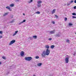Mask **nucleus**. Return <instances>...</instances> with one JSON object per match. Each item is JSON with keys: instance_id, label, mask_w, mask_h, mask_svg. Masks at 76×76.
I'll use <instances>...</instances> for the list:
<instances>
[{"instance_id": "f257e3e1", "label": "nucleus", "mask_w": 76, "mask_h": 76, "mask_svg": "<svg viewBox=\"0 0 76 76\" xmlns=\"http://www.w3.org/2000/svg\"><path fill=\"white\" fill-rule=\"evenodd\" d=\"M42 2L41 1H39L37 2V6L38 7H40L41 6V4Z\"/></svg>"}, {"instance_id": "f03ea898", "label": "nucleus", "mask_w": 76, "mask_h": 76, "mask_svg": "<svg viewBox=\"0 0 76 76\" xmlns=\"http://www.w3.org/2000/svg\"><path fill=\"white\" fill-rule=\"evenodd\" d=\"M50 53V50L48 49H47L45 51V53L46 56H48Z\"/></svg>"}, {"instance_id": "7ed1b4c3", "label": "nucleus", "mask_w": 76, "mask_h": 76, "mask_svg": "<svg viewBox=\"0 0 76 76\" xmlns=\"http://www.w3.org/2000/svg\"><path fill=\"white\" fill-rule=\"evenodd\" d=\"M46 56V53H45V51H43L42 53V58L45 57Z\"/></svg>"}, {"instance_id": "20e7f679", "label": "nucleus", "mask_w": 76, "mask_h": 76, "mask_svg": "<svg viewBox=\"0 0 76 76\" xmlns=\"http://www.w3.org/2000/svg\"><path fill=\"white\" fill-rule=\"evenodd\" d=\"M25 59L26 61H31L32 60V57H26L25 58Z\"/></svg>"}, {"instance_id": "39448f33", "label": "nucleus", "mask_w": 76, "mask_h": 76, "mask_svg": "<svg viewBox=\"0 0 76 76\" xmlns=\"http://www.w3.org/2000/svg\"><path fill=\"white\" fill-rule=\"evenodd\" d=\"M69 57H66L65 58V61L66 63H69Z\"/></svg>"}, {"instance_id": "423d86ee", "label": "nucleus", "mask_w": 76, "mask_h": 76, "mask_svg": "<svg viewBox=\"0 0 76 76\" xmlns=\"http://www.w3.org/2000/svg\"><path fill=\"white\" fill-rule=\"evenodd\" d=\"M15 41H16L15 40H12L10 42L9 45H12V44H13L14 43H15Z\"/></svg>"}, {"instance_id": "0eeeda50", "label": "nucleus", "mask_w": 76, "mask_h": 76, "mask_svg": "<svg viewBox=\"0 0 76 76\" xmlns=\"http://www.w3.org/2000/svg\"><path fill=\"white\" fill-rule=\"evenodd\" d=\"M55 32V30H53V31H50V34H54Z\"/></svg>"}, {"instance_id": "6e6552de", "label": "nucleus", "mask_w": 76, "mask_h": 76, "mask_svg": "<svg viewBox=\"0 0 76 76\" xmlns=\"http://www.w3.org/2000/svg\"><path fill=\"white\" fill-rule=\"evenodd\" d=\"M18 33V31H15V33L13 35V36H15Z\"/></svg>"}, {"instance_id": "1a4fd4ad", "label": "nucleus", "mask_w": 76, "mask_h": 76, "mask_svg": "<svg viewBox=\"0 0 76 76\" xmlns=\"http://www.w3.org/2000/svg\"><path fill=\"white\" fill-rule=\"evenodd\" d=\"M55 12H56V9L53 10V11L52 12V14H53V13H55Z\"/></svg>"}, {"instance_id": "9d476101", "label": "nucleus", "mask_w": 76, "mask_h": 76, "mask_svg": "<svg viewBox=\"0 0 76 76\" xmlns=\"http://www.w3.org/2000/svg\"><path fill=\"white\" fill-rule=\"evenodd\" d=\"M45 48H47V49H48V48H50V46H49V45H47L45 46Z\"/></svg>"}, {"instance_id": "9b49d317", "label": "nucleus", "mask_w": 76, "mask_h": 76, "mask_svg": "<svg viewBox=\"0 0 76 76\" xmlns=\"http://www.w3.org/2000/svg\"><path fill=\"white\" fill-rule=\"evenodd\" d=\"M20 55L21 56H24V52L23 51L21 52Z\"/></svg>"}, {"instance_id": "f8f14e48", "label": "nucleus", "mask_w": 76, "mask_h": 76, "mask_svg": "<svg viewBox=\"0 0 76 76\" xmlns=\"http://www.w3.org/2000/svg\"><path fill=\"white\" fill-rule=\"evenodd\" d=\"M55 37H59L60 36V34H57L55 35Z\"/></svg>"}, {"instance_id": "ddd939ff", "label": "nucleus", "mask_w": 76, "mask_h": 76, "mask_svg": "<svg viewBox=\"0 0 76 76\" xmlns=\"http://www.w3.org/2000/svg\"><path fill=\"white\" fill-rule=\"evenodd\" d=\"M25 21H26V20H24L23 21H22V22H20V23H19V25H20V24H21V23H23V22H25Z\"/></svg>"}, {"instance_id": "4468645a", "label": "nucleus", "mask_w": 76, "mask_h": 76, "mask_svg": "<svg viewBox=\"0 0 76 76\" xmlns=\"http://www.w3.org/2000/svg\"><path fill=\"white\" fill-rule=\"evenodd\" d=\"M14 6H15V4H12L10 5V7H13Z\"/></svg>"}, {"instance_id": "2eb2a0df", "label": "nucleus", "mask_w": 76, "mask_h": 76, "mask_svg": "<svg viewBox=\"0 0 76 76\" xmlns=\"http://www.w3.org/2000/svg\"><path fill=\"white\" fill-rule=\"evenodd\" d=\"M41 65H42V63H39L37 64V66H41Z\"/></svg>"}, {"instance_id": "dca6fc26", "label": "nucleus", "mask_w": 76, "mask_h": 76, "mask_svg": "<svg viewBox=\"0 0 76 76\" xmlns=\"http://www.w3.org/2000/svg\"><path fill=\"white\" fill-rule=\"evenodd\" d=\"M8 14V13H5L4 14H3V16H6V15H7Z\"/></svg>"}, {"instance_id": "f3484780", "label": "nucleus", "mask_w": 76, "mask_h": 76, "mask_svg": "<svg viewBox=\"0 0 76 76\" xmlns=\"http://www.w3.org/2000/svg\"><path fill=\"white\" fill-rule=\"evenodd\" d=\"M54 48V45H51L50 47V48H51L52 49Z\"/></svg>"}, {"instance_id": "a211bd4d", "label": "nucleus", "mask_w": 76, "mask_h": 76, "mask_svg": "<svg viewBox=\"0 0 76 76\" xmlns=\"http://www.w3.org/2000/svg\"><path fill=\"white\" fill-rule=\"evenodd\" d=\"M2 58L4 60H6V57L5 56H3L2 57Z\"/></svg>"}, {"instance_id": "6ab92c4d", "label": "nucleus", "mask_w": 76, "mask_h": 76, "mask_svg": "<svg viewBox=\"0 0 76 76\" xmlns=\"http://www.w3.org/2000/svg\"><path fill=\"white\" fill-rule=\"evenodd\" d=\"M73 25V24H72L71 23H69V26H72Z\"/></svg>"}, {"instance_id": "aec40b11", "label": "nucleus", "mask_w": 76, "mask_h": 76, "mask_svg": "<svg viewBox=\"0 0 76 76\" xmlns=\"http://www.w3.org/2000/svg\"><path fill=\"white\" fill-rule=\"evenodd\" d=\"M66 42H68V43H69V42H70V40L69 39H67L66 40Z\"/></svg>"}, {"instance_id": "412c9836", "label": "nucleus", "mask_w": 76, "mask_h": 76, "mask_svg": "<svg viewBox=\"0 0 76 76\" xmlns=\"http://www.w3.org/2000/svg\"><path fill=\"white\" fill-rule=\"evenodd\" d=\"M37 14H40V12L39 11H37L36 12Z\"/></svg>"}, {"instance_id": "4be33fe9", "label": "nucleus", "mask_w": 76, "mask_h": 76, "mask_svg": "<svg viewBox=\"0 0 76 76\" xmlns=\"http://www.w3.org/2000/svg\"><path fill=\"white\" fill-rule=\"evenodd\" d=\"M6 9H10V7L7 6L6 7Z\"/></svg>"}, {"instance_id": "5701e85b", "label": "nucleus", "mask_w": 76, "mask_h": 76, "mask_svg": "<svg viewBox=\"0 0 76 76\" xmlns=\"http://www.w3.org/2000/svg\"><path fill=\"white\" fill-rule=\"evenodd\" d=\"M37 36H33V38H37Z\"/></svg>"}, {"instance_id": "b1692460", "label": "nucleus", "mask_w": 76, "mask_h": 76, "mask_svg": "<svg viewBox=\"0 0 76 76\" xmlns=\"http://www.w3.org/2000/svg\"><path fill=\"white\" fill-rule=\"evenodd\" d=\"M72 15H74V16H76V14L75 13H73L72 14Z\"/></svg>"}, {"instance_id": "393cba45", "label": "nucleus", "mask_w": 76, "mask_h": 76, "mask_svg": "<svg viewBox=\"0 0 76 76\" xmlns=\"http://www.w3.org/2000/svg\"><path fill=\"white\" fill-rule=\"evenodd\" d=\"M55 17H56V19L58 18V16H57V15H55Z\"/></svg>"}, {"instance_id": "a878e982", "label": "nucleus", "mask_w": 76, "mask_h": 76, "mask_svg": "<svg viewBox=\"0 0 76 76\" xmlns=\"http://www.w3.org/2000/svg\"><path fill=\"white\" fill-rule=\"evenodd\" d=\"M72 18L74 19H76V17L75 16H72Z\"/></svg>"}, {"instance_id": "bb28decb", "label": "nucleus", "mask_w": 76, "mask_h": 76, "mask_svg": "<svg viewBox=\"0 0 76 76\" xmlns=\"http://www.w3.org/2000/svg\"><path fill=\"white\" fill-rule=\"evenodd\" d=\"M39 57L38 56H37L36 57V58L37 59H38V58H39Z\"/></svg>"}, {"instance_id": "cd10ccee", "label": "nucleus", "mask_w": 76, "mask_h": 76, "mask_svg": "<svg viewBox=\"0 0 76 76\" xmlns=\"http://www.w3.org/2000/svg\"><path fill=\"white\" fill-rule=\"evenodd\" d=\"M48 40L49 41H51V40H52V38H49V39H48Z\"/></svg>"}, {"instance_id": "c85d7f7f", "label": "nucleus", "mask_w": 76, "mask_h": 76, "mask_svg": "<svg viewBox=\"0 0 76 76\" xmlns=\"http://www.w3.org/2000/svg\"><path fill=\"white\" fill-rule=\"evenodd\" d=\"M32 0H30V1H29V2H28V3H31V2H32Z\"/></svg>"}, {"instance_id": "c756f323", "label": "nucleus", "mask_w": 76, "mask_h": 76, "mask_svg": "<svg viewBox=\"0 0 76 76\" xmlns=\"http://www.w3.org/2000/svg\"><path fill=\"white\" fill-rule=\"evenodd\" d=\"M67 20V18H65V21H66Z\"/></svg>"}, {"instance_id": "7c9ffc66", "label": "nucleus", "mask_w": 76, "mask_h": 76, "mask_svg": "<svg viewBox=\"0 0 76 76\" xmlns=\"http://www.w3.org/2000/svg\"><path fill=\"white\" fill-rule=\"evenodd\" d=\"M52 23H53V24H55V22L54 21H52Z\"/></svg>"}, {"instance_id": "2f4dec72", "label": "nucleus", "mask_w": 76, "mask_h": 76, "mask_svg": "<svg viewBox=\"0 0 76 76\" xmlns=\"http://www.w3.org/2000/svg\"><path fill=\"white\" fill-rule=\"evenodd\" d=\"M67 4V6H69L70 4V3H68Z\"/></svg>"}, {"instance_id": "473e14b6", "label": "nucleus", "mask_w": 76, "mask_h": 76, "mask_svg": "<svg viewBox=\"0 0 76 76\" xmlns=\"http://www.w3.org/2000/svg\"><path fill=\"white\" fill-rule=\"evenodd\" d=\"M13 22H14V21L13 20L12 21H10V23H13Z\"/></svg>"}, {"instance_id": "72a5a7b5", "label": "nucleus", "mask_w": 76, "mask_h": 76, "mask_svg": "<svg viewBox=\"0 0 76 76\" xmlns=\"http://www.w3.org/2000/svg\"><path fill=\"white\" fill-rule=\"evenodd\" d=\"M74 9H76V6H75V7H74Z\"/></svg>"}, {"instance_id": "f704fd0d", "label": "nucleus", "mask_w": 76, "mask_h": 76, "mask_svg": "<svg viewBox=\"0 0 76 76\" xmlns=\"http://www.w3.org/2000/svg\"><path fill=\"white\" fill-rule=\"evenodd\" d=\"M13 15H12V16L11 17V19L12 18H13Z\"/></svg>"}, {"instance_id": "c9c22d12", "label": "nucleus", "mask_w": 76, "mask_h": 76, "mask_svg": "<svg viewBox=\"0 0 76 76\" xmlns=\"http://www.w3.org/2000/svg\"><path fill=\"white\" fill-rule=\"evenodd\" d=\"M2 31H0V34H2Z\"/></svg>"}, {"instance_id": "e433bc0d", "label": "nucleus", "mask_w": 76, "mask_h": 76, "mask_svg": "<svg viewBox=\"0 0 76 76\" xmlns=\"http://www.w3.org/2000/svg\"><path fill=\"white\" fill-rule=\"evenodd\" d=\"M1 38H3V37L2 36H0V39Z\"/></svg>"}, {"instance_id": "4c0bfd02", "label": "nucleus", "mask_w": 76, "mask_h": 76, "mask_svg": "<svg viewBox=\"0 0 76 76\" xmlns=\"http://www.w3.org/2000/svg\"><path fill=\"white\" fill-rule=\"evenodd\" d=\"M19 0H15V1H19Z\"/></svg>"}, {"instance_id": "58836bf2", "label": "nucleus", "mask_w": 76, "mask_h": 76, "mask_svg": "<svg viewBox=\"0 0 76 76\" xmlns=\"http://www.w3.org/2000/svg\"><path fill=\"white\" fill-rule=\"evenodd\" d=\"M73 1H70V3H73Z\"/></svg>"}, {"instance_id": "ea45409f", "label": "nucleus", "mask_w": 76, "mask_h": 76, "mask_svg": "<svg viewBox=\"0 0 76 76\" xmlns=\"http://www.w3.org/2000/svg\"><path fill=\"white\" fill-rule=\"evenodd\" d=\"M9 10H10V11H11V10H11V9H10V8Z\"/></svg>"}, {"instance_id": "a19ab883", "label": "nucleus", "mask_w": 76, "mask_h": 76, "mask_svg": "<svg viewBox=\"0 0 76 76\" xmlns=\"http://www.w3.org/2000/svg\"><path fill=\"white\" fill-rule=\"evenodd\" d=\"M74 56H75V55H76V53H74Z\"/></svg>"}, {"instance_id": "79ce46f5", "label": "nucleus", "mask_w": 76, "mask_h": 76, "mask_svg": "<svg viewBox=\"0 0 76 76\" xmlns=\"http://www.w3.org/2000/svg\"><path fill=\"white\" fill-rule=\"evenodd\" d=\"M75 3H76V0H75L74 1Z\"/></svg>"}, {"instance_id": "37998d69", "label": "nucleus", "mask_w": 76, "mask_h": 76, "mask_svg": "<svg viewBox=\"0 0 76 76\" xmlns=\"http://www.w3.org/2000/svg\"><path fill=\"white\" fill-rule=\"evenodd\" d=\"M1 64V62L0 61V64Z\"/></svg>"}, {"instance_id": "c03bdc74", "label": "nucleus", "mask_w": 76, "mask_h": 76, "mask_svg": "<svg viewBox=\"0 0 76 76\" xmlns=\"http://www.w3.org/2000/svg\"><path fill=\"white\" fill-rule=\"evenodd\" d=\"M23 15H25V13H23Z\"/></svg>"}, {"instance_id": "a18cd8bd", "label": "nucleus", "mask_w": 76, "mask_h": 76, "mask_svg": "<svg viewBox=\"0 0 76 76\" xmlns=\"http://www.w3.org/2000/svg\"><path fill=\"white\" fill-rule=\"evenodd\" d=\"M33 76H35V75H33Z\"/></svg>"}]
</instances>
